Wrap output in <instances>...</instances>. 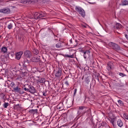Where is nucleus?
Masks as SVG:
<instances>
[{
  "label": "nucleus",
  "mask_w": 128,
  "mask_h": 128,
  "mask_svg": "<svg viewBox=\"0 0 128 128\" xmlns=\"http://www.w3.org/2000/svg\"><path fill=\"white\" fill-rule=\"evenodd\" d=\"M124 118H126V120H128V114H126V113H124Z\"/></svg>",
  "instance_id": "nucleus-28"
},
{
  "label": "nucleus",
  "mask_w": 128,
  "mask_h": 128,
  "mask_svg": "<svg viewBox=\"0 0 128 128\" xmlns=\"http://www.w3.org/2000/svg\"><path fill=\"white\" fill-rule=\"evenodd\" d=\"M32 60L33 62H40V57L34 56L32 58Z\"/></svg>",
  "instance_id": "nucleus-10"
},
{
  "label": "nucleus",
  "mask_w": 128,
  "mask_h": 128,
  "mask_svg": "<svg viewBox=\"0 0 128 128\" xmlns=\"http://www.w3.org/2000/svg\"><path fill=\"white\" fill-rule=\"evenodd\" d=\"M62 43L60 42H58L56 44V48H62Z\"/></svg>",
  "instance_id": "nucleus-15"
},
{
  "label": "nucleus",
  "mask_w": 128,
  "mask_h": 128,
  "mask_svg": "<svg viewBox=\"0 0 128 128\" xmlns=\"http://www.w3.org/2000/svg\"><path fill=\"white\" fill-rule=\"evenodd\" d=\"M128 1L126 0H122V6H128Z\"/></svg>",
  "instance_id": "nucleus-21"
},
{
  "label": "nucleus",
  "mask_w": 128,
  "mask_h": 128,
  "mask_svg": "<svg viewBox=\"0 0 128 128\" xmlns=\"http://www.w3.org/2000/svg\"><path fill=\"white\" fill-rule=\"evenodd\" d=\"M86 108V107L83 106H79L78 110V116H84V114H86V111L84 110Z\"/></svg>",
  "instance_id": "nucleus-3"
},
{
  "label": "nucleus",
  "mask_w": 128,
  "mask_h": 128,
  "mask_svg": "<svg viewBox=\"0 0 128 128\" xmlns=\"http://www.w3.org/2000/svg\"><path fill=\"white\" fill-rule=\"evenodd\" d=\"M0 12H2L3 14H8L10 12V10L8 8H5L2 9L0 10Z\"/></svg>",
  "instance_id": "nucleus-5"
},
{
  "label": "nucleus",
  "mask_w": 128,
  "mask_h": 128,
  "mask_svg": "<svg viewBox=\"0 0 128 128\" xmlns=\"http://www.w3.org/2000/svg\"><path fill=\"white\" fill-rule=\"evenodd\" d=\"M23 66H24V68H28V62H24V63L23 64Z\"/></svg>",
  "instance_id": "nucleus-23"
},
{
  "label": "nucleus",
  "mask_w": 128,
  "mask_h": 128,
  "mask_svg": "<svg viewBox=\"0 0 128 128\" xmlns=\"http://www.w3.org/2000/svg\"><path fill=\"white\" fill-rule=\"evenodd\" d=\"M24 54L26 58H30V56H32V54H30V50H26L24 52Z\"/></svg>",
  "instance_id": "nucleus-12"
},
{
  "label": "nucleus",
  "mask_w": 128,
  "mask_h": 128,
  "mask_svg": "<svg viewBox=\"0 0 128 128\" xmlns=\"http://www.w3.org/2000/svg\"><path fill=\"white\" fill-rule=\"evenodd\" d=\"M114 66V64L112 62H108L107 64V70L108 71L112 70V66Z\"/></svg>",
  "instance_id": "nucleus-11"
},
{
  "label": "nucleus",
  "mask_w": 128,
  "mask_h": 128,
  "mask_svg": "<svg viewBox=\"0 0 128 128\" xmlns=\"http://www.w3.org/2000/svg\"><path fill=\"white\" fill-rule=\"evenodd\" d=\"M62 69L60 68H58L55 72V76L60 78L62 76Z\"/></svg>",
  "instance_id": "nucleus-4"
},
{
  "label": "nucleus",
  "mask_w": 128,
  "mask_h": 128,
  "mask_svg": "<svg viewBox=\"0 0 128 128\" xmlns=\"http://www.w3.org/2000/svg\"><path fill=\"white\" fill-rule=\"evenodd\" d=\"M70 44H72V40H70L69 41Z\"/></svg>",
  "instance_id": "nucleus-36"
},
{
  "label": "nucleus",
  "mask_w": 128,
  "mask_h": 128,
  "mask_svg": "<svg viewBox=\"0 0 128 128\" xmlns=\"http://www.w3.org/2000/svg\"><path fill=\"white\" fill-rule=\"evenodd\" d=\"M22 0V2H28V0Z\"/></svg>",
  "instance_id": "nucleus-35"
},
{
  "label": "nucleus",
  "mask_w": 128,
  "mask_h": 128,
  "mask_svg": "<svg viewBox=\"0 0 128 128\" xmlns=\"http://www.w3.org/2000/svg\"><path fill=\"white\" fill-rule=\"evenodd\" d=\"M75 10L76 12H79L81 16H82V18H84V16H86V12H84V9H82V8L76 6L75 8Z\"/></svg>",
  "instance_id": "nucleus-2"
},
{
  "label": "nucleus",
  "mask_w": 128,
  "mask_h": 128,
  "mask_svg": "<svg viewBox=\"0 0 128 128\" xmlns=\"http://www.w3.org/2000/svg\"><path fill=\"white\" fill-rule=\"evenodd\" d=\"M23 54H24L23 52H20L16 53L15 58L18 60H20V58H22V56Z\"/></svg>",
  "instance_id": "nucleus-6"
},
{
  "label": "nucleus",
  "mask_w": 128,
  "mask_h": 128,
  "mask_svg": "<svg viewBox=\"0 0 128 128\" xmlns=\"http://www.w3.org/2000/svg\"><path fill=\"white\" fill-rule=\"evenodd\" d=\"M77 90L76 88L74 90V96L76 95V94Z\"/></svg>",
  "instance_id": "nucleus-34"
},
{
  "label": "nucleus",
  "mask_w": 128,
  "mask_h": 128,
  "mask_svg": "<svg viewBox=\"0 0 128 128\" xmlns=\"http://www.w3.org/2000/svg\"><path fill=\"white\" fill-rule=\"evenodd\" d=\"M39 52H40L37 49H34L33 50V53L34 54H38Z\"/></svg>",
  "instance_id": "nucleus-24"
},
{
  "label": "nucleus",
  "mask_w": 128,
  "mask_h": 128,
  "mask_svg": "<svg viewBox=\"0 0 128 128\" xmlns=\"http://www.w3.org/2000/svg\"><path fill=\"white\" fill-rule=\"evenodd\" d=\"M8 102H5L3 104V106H4V108H8Z\"/></svg>",
  "instance_id": "nucleus-26"
},
{
  "label": "nucleus",
  "mask_w": 128,
  "mask_h": 128,
  "mask_svg": "<svg viewBox=\"0 0 128 128\" xmlns=\"http://www.w3.org/2000/svg\"><path fill=\"white\" fill-rule=\"evenodd\" d=\"M117 124H118V126L120 128H122V126H124V123L122 122V121L120 120H118Z\"/></svg>",
  "instance_id": "nucleus-16"
},
{
  "label": "nucleus",
  "mask_w": 128,
  "mask_h": 128,
  "mask_svg": "<svg viewBox=\"0 0 128 128\" xmlns=\"http://www.w3.org/2000/svg\"><path fill=\"white\" fill-rule=\"evenodd\" d=\"M16 80H18V78H16Z\"/></svg>",
  "instance_id": "nucleus-40"
},
{
  "label": "nucleus",
  "mask_w": 128,
  "mask_h": 128,
  "mask_svg": "<svg viewBox=\"0 0 128 128\" xmlns=\"http://www.w3.org/2000/svg\"><path fill=\"white\" fill-rule=\"evenodd\" d=\"M6 52H8V48H6V47H3L2 48L1 52L2 54H6Z\"/></svg>",
  "instance_id": "nucleus-18"
},
{
  "label": "nucleus",
  "mask_w": 128,
  "mask_h": 128,
  "mask_svg": "<svg viewBox=\"0 0 128 128\" xmlns=\"http://www.w3.org/2000/svg\"><path fill=\"white\" fill-rule=\"evenodd\" d=\"M39 14H40V18H44V16H46V13L45 12H40Z\"/></svg>",
  "instance_id": "nucleus-13"
},
{
  "label": "nucleus",
  "mask_w": 128,
  "mask_h": 128,
  "mask_svg": "<svg viewBox=\"0 0 128 128\" xmlns=\"http://www.w3.org/2000/svg\"><path fill=\"white\" fill-rule=\"evenodd\" d=\"M122 102L121 100H118V103L119 104H122Z\"/></svg>",
  "instance_id": "nucleus-31"
},
{
  "label": "nucleus",
  "mask_w": 128,
  "mask_h": 128,
  "mask_svg": "<svg viewBox=\"0 0 128 128\" xmlns=\"http://www.w3.org/2000/svg\"><path fill=\"white\" fill-rule=\"evenodd\" d=\"M90 50L84 52V58H86L88 56H90Z\"/></svg>",
  "instance_id": "nucleus-9"
},
{
  "label": "nucleus",
  "mask_w": 128,
  "mask_h": 128,
  "mask_svg": "<svg viewBox=\"0 0 128 128\" xmlns=\"http://www.w3.org/2000/svg\"><path fill=\"white\" fill-rule=\"evenodd\" d=\"M90 76H87L84 82L86 83V84H90Z\"/></svg>",
  "instance_id": "nucleus-20"
},
{
  "label": "nucleus",
  "mask_w": 128,
  "mask_h": 128,
  "mask_svg": "<svg viewBox=\"0 0 128 128\" xmlns=\"http://www.w3.org/2000/svg\"><path fill=\"white\" fill-rule=\"evenodd\" d=\"M30 112H31L32 114H36V112H38V109H32L30 110Z\"/></svg>",
  "instance_id": "nucleus-22"
},
{
  "label": "nucleus",
  "mask_w": 128,
  "mask_h": 128,
  "mask_svg": "<svg viewBox=\"0 0 128 128\" xmlns=\"http://www.w3.org/2000/svg\"><path fill=\"white\" fill-rule=\"evenodd\" d=\"M8 30H12V24H9L8 26Z\"/></svg>",
  "instance_id": "nucleus-27"
},
{
  "label": "nucleus",
  "mask_w": 128,
  "mask_h": 128,
  "mask_svg": "<svg viewBox=\"0 0 128 128\" xmlns=\"http://www.w3.org/2000/svg\"><path fill=\"white\" fill-rule=\"evenodd\" d=\"M14 85H15L14 82H11V84H10L11 86H14Z\"/></svg>",
  "instance_id": "nucleus-32"
},
{
  "label": "nucleus",
  "mask_w": 128,
  "mask_h": 128,
  "mask_svg": "<svg viewBox=\"0 0 128 128\" xmlns=\"http://www.w3.org/2000/svg\"><path fill=\"white\" fill-rule=\"evenodd\" d=\"M28 92L31 94H34L36 92V89L32 86H28Z\"/></svg>",
  "instance_id": "nucleus-7"
},
{
  "label": "nucleus",
  "mask_w": 128,
  "mask_h": 128,
  "mask_svg": "<svg viewBox=\"0 0 128 128\" xmlns=\"http://www.w3.org/2000/svg\"><path fill=\"white\" fill-rule=\"evenodd\" d=\"M24 90L26 92H28V88L25 87V88H24Z\"/></svg>",
  "instance_id": "nucleus-30"
},
{
  "label": "nucleus",
  "mask_w": 128,
  "mask_h": 128,
  "mask_svg": "<svg viewBox=\"0 0 128 128\" xmlns=\"http://www.w3.org/2000/svg\"><path fill=\"white\" fill-rule=\"evenodd\" d=\"M119 76H122V78H124V76H126V75L122 72L119 73Z\"/></svg>",
  "instance_id": "nucleus-29"
},
{
  "label": "nucleus",
  "mask_w": 128,
  "mask_h": 128,
  "mask_svg": "<svg viewBox=\"0 0 128 128\" xmlns=\"http://www.w3.org/2000/svg\"><path fill=\"white\" fill-rule=\"evenodd\" d=\"M108 46H110V48H112V50H116V52H118V50H120V47L118 45L112 42H110L108 44Z\"/></svg>",
  "instance_id": "nucleus-1"
},
{
  "label": "nucleus",
  "mask_w": 128,
  "mask_h": 128,
  "mask_svg": "<svg viewBox=\"0 0 128 128\" xmlns=\"http://www.w3.org/2000/svg\"><path fill=\"white\" fill-rule=\"evenodd\" d=\"M65 84H66V86H69L68 82V81H66L65 82Z\"/></svg>",
  "instance_id": "nucleus-33"
},
{
  "label": "nucleus",
  "mask_w": 128,
  "mask_h": 128,
  "mask_svg": "<svg viewBox=\"0 0 128 128\" xmlns=\"http://www.w3.org/2000/svg\"><path fill=\"white\" fill-rule=\"evenodd\" d=\"M10 56H12V58H14V54H10Z\"/></svg>",
  "instance_id": "nucleus-38"
},
{
  "label": "nucleus",
  "mask_w": 128,
  "mask_h": 128,
  "mask_svg": "<svg viewBox=\"0 0 128 128\" xmlns=\"http://www.w3.org/2000/svg\"><path fill=\"white\" fill-rule=\"evenodd\" d=\"M96 80H98V82L100 80V79L98 78V76H96Z\"/></svg>",
  "instance_id": "nucleus-37"
},
{
  "label": "nucleus",
  "mask_w": 128,
  "mask_h": 128,
  "mask_svg": "<svg viewBox=\"0 0 128 128\" xmlns=\"http://www.w3.org/2000/svg\"><path fill=\"white\" fill-rule=\"evenodd\" d=\"M14 92H20V88L17 86L15 88H14Z\"/></svg>",
  "instance_id": "nucleus-19"
},
{
  "label": "nucleus",
  "mask_w": 128,
  "mask_h": 128,
  "mask_svg": "<svg viewBox=\"0 0 128 128\" xmlns=\"http://www.w3.org/2000/svg\"><path fill=\"white\" fill-rule=\"evenodd\" d=\"M122 24L120 23H116L115 26H114V28H116V30H120L122 28Z\"/></svg>",
  "instance_id": "nucleus-14"
},
{
  "label": "nucleus",
  "mask_w": 128,
  "mask_h": 128,
  "mask_svg": "<svg viewBox=\"0 0 128 128\" xmlns=\"http://www.w3.org/2000/svg\"><path fill=\"white\" fill-rule=\"evenodd\" d=\"M38 78V79L36 80L37 84H44V82H46V78H40V77Z\"/></svg>",
  "instance_id": "nucleus-8"
},
{
  "label": "nucleus",
  "mask_w": 128,
  "mask_h": 128,
  "mask_svg": "<svg viewBox=\"0 0 128 128\" xmlns=\"http://www.w3.org/2000/svg\"><path fill=\"white\" fill-rule=\"evenodd\" d=\"M43 96H46V94H44V92H43Z\"/></svg>",
  "instance_id": "nucleus-39"
},
{
  "label": "nucleus",
  "mask_w": 128,
  "mask_h": 128,
  "mask_svg": "<svg viewBox=\"0 0 128 128\" xmlns=\"http://www.w3.org/2000/svg\"><path fill=\"white\" fill-rule=\"evenodd\" d=\"M0 126H2L0 125Z\"/></svg>",
  "instance_id": "nucleus-41"
},
{
  "label": "nucleus",
  "mask_w": 128,
  "mask_h": 128,
  "mask_svg": "<svg viewBox=\"0 0 128 128\" xmlns=\"http://www.w3.org/2000/svg\"><path fill=\"white\" fill-rule=\"evenodd\" d=\"M34 18L35 20H38V18H40V12H36L34 14Z\"/></svg>",
  "instance_id": "nucleus-17"
},
{
  "label": "nucleus",
  "mask_w": 128,
  "mask_h": 128,
  "mask_svg": "<svg viewBox=\"0 0 128 128\" xmlns=\"http://www.w3.org/2000/svg\"><path fill=\"white\" fill-rule=\"evenodd\" d=\"M65 56H66V58H74V54L71 55L66 54Z\"/></svg>",
  "instance_id": "nucleus-25"
}]
</instances>
